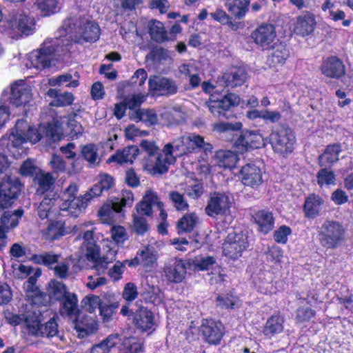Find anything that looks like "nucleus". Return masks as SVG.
Segmentation results:
<instances>
[{
    "instance_id": "nucleus-7",
    "label": "nucleus",
    "mask_w": 353,
    "mask_h": 353,
    "mask_svg": "<svg viewBox=\"0 0 353 353\" xmlns=\"http://www.w3.org/2000/svg\"><path fill=\"white\" fill-rule=\"evenodd\" d=\"M248 246L247 235L241 231H233L228 234L223 244V252L225 256L236 259L241 256Z\"/></svg>"
},
{
    "instance_id": "nucleus-48",
    "label": "nucleus",
    "mask_w": 353,
    "mask_h": 353,
    "mask_svg": "<svg viewBox=\"0 0 353 353\" xmlns=\"http://www.w3.org/2000/svg\"><path fill=\"white\" fill-rule=\"evenodd\" d=\"M187 135H183L173 140L172 153L176 156H181L190 154V148Z\"/></svg>"
},
{
    "instance_id": "nucleus-2",
    "label": "nucleus",
    "mask_w": 353,
    "mask_h": 353,
    "mask_svg": "<svg viewBox=\"0 0 353 353\" xmlns=\"http://www.w3.org/2000/svg\"><path fill=\"white\" fill-rule=\"evenodd\" d=\"M103 191L104 190L97 183L85 194L77 196L78 186L75 183H72L61 194L60 210L68 212L72 216L77 217L85 210L88 203L99 196Z\"/></svg>"
},
{
    "instance_id": "nucleus-38",
    "label": "nucleus",
    "mask_w": 353,
    "mask_h": 353,
    "mask_svg": "<svg viewBox=\"0 0 353 353\" xmlns=\"http://www.w3.org/2000/svg\"><path fill=\"white\" fill-rule=\"evenodd\" d=\"M216 161L219 167L230 169L235 166L238 157L234 152L219 150L216 154Z\"/></svg>"
},
{
    "instance_id": "nucleus-16",
    "label": "nucleus",
    "mask_w": 353,
    "mask_h": 353,
    "mask_svg": "<svg viewBox=\"0 0 353 353\" xmlns=\"http://www.w3.org/2000/svg\"><path fill=\"white\" fill-rule=\"evenodd\" d=\"M31 87L23 81L16 82L12 85L10 103L15 107L25 106L32 99Z\"/></svg>"
},
{
    "instance_id": "nucleus-56",
    "label": "nucleus",
    "mask_w": 353,
    "mask_h": 353,
    "mask_svg": "<svg viewBox=\"0 0 353 353\" xmlns=\"http://www.w3.org/2000/svg\"><path fill=\"white\" fill-rule=\"evenodd\" d=\"M197 217L194 213L184 215L178 222V228L180 231L191 232L196 222Z\"/></svg>"
},
{
    "instance_id": "nucleus-62",
    "label": "nucleus",
    "mask_w": 353,
    "mask_h": 353,
    "mask_svg": "<svg viewBox=\"0 0 353 353\" xmlns=\"http://www.w3.org/2000/svg\"><path fill=\"white\" fill-rule=\"evenodd\" d=\"M54 200L49 197H44L37 208V212L41 219L48 217L50 210L54 204Z\"/></svg>"
},
{
    "instance_id": "nucleus-29",
    "label": "nucleus",
    "mask_w": 353,
    "mask_h": 353,
    "mask_svg": "<svg viewBox=\"0 0 353 353\" xmlns=\"http://www.w3.org/2000/svg\"><path fill=\"white\" fill-rule=\"evenodd\" d=\"M139 148L136 145L125 147L122 150H118L112 155L108 162H117L119 164L132 163L139 154Z\"/></svg>"
},
{
    "instance_id": "nucleus-1",
    "label": "nucleus",
    "mask_w": 353,
    "mask_h": 353,
    "mask_svg": "<svg viewBox=\"0 0 353 353\" xmlns=\"http://www.w3.org/2000/svg\"><path fill=\"white\" fill-rule=\"evenodd\" d=\"M61 39H68L72 42L83 43L94 42L99 38L100 28L97 23L80 16L66 18L57 32Z\"/></svg>"
},
{
    "instance_id": "nucleus-52",
    "label": "nucleus",
    "mask_w": 353,
    "mask_h": 353,
    "mask_svg": "<svg viewBox=\"0 0 353 353\" xmlns=\"http://www.w3.org/2000/svg\"><path fill=\"white\" fill-rule=\"evenodd\" d=\"M59 257V254H55L52 252H44L39 254H34L32 256V260L37 264L51 266L58 262Z\"/></svg>"
},
{
    "instance_id": "nucleus-55",
    "label": "nucleus",
    "mask_w": 353,
    "mask_h": 353,
    "mask_svg": "<svg viewBox=\"0 0 353 353\" xmlns=\"http://www.w3.org/2000/svg\"><path fill=\"white\" fill-rule=\"evenodd\" d=\"M170 200L172 201L173 206L179 211L187 210L189 205L184 198L183 194L176 191H171L169 193Z\"/></svg>"
},
{
    "instance_id": "nucleus-5",
    "label": "nucleus",
    "mask_w": 353,
    "mask_h": 353,
    "mask_svg": "<svg viewBox=\"0 0 353 353\" xmlns=\"http://www.w3.org/2000/svg\"><path fill=\"white\" fill-rule=\"evenodd\" d=\"M8 28L11 30L12 37L20 34L28 36L34 30V19L21 11L13 10L7 19Z\"/></svg>"
},
{
    "instance_id": "nucleus-35",
    "label": "nucleus",
    "mask_w": 353,
    "mask_h": 353,
    "mask_svg": "<svg viewBox=\"0 0 353 353\" xmlns=\"http://www.w3.org/2000/svg\"><path fill=\"white\" fill-rule=\"evenodd\" d=\"M284 319L279 314H274L270 316L266 321L263 332L269 337L272 338L275 334L282 332L283 330Z\"/></svg>"
},
{
    "instance_id": "nucleus-19",
    "label": "nucleus",
    "mask_w": 353,
    "mask_h": 353,
    "mask_svg": "<svg viewBox=\"0 0 353 353\" xmlns=\"http://www.w3.org/2000/svg\"><path fill=\"white\" fill-rule=\"evenodd\" d=\"M314 15L310 12H304L296 19L294 31L301 36H307L313 32L316 26Z\"/></svg>"
},
{
    "instance_id": "nucleus-10",
    "label": "nucleus",
    "mask_w": 353,
    "mask_h": 353,
    "mask_svg": "<svg viewBox=\"0 0 353 353\" xmlns=\"http://www.w3.org/2000/svg\"><path fill=\"white\" fill-rule=\"evenodd\" d=\"M21 190V183L10 177L4 178L0 183V208L10 207Z\"/></svg>"
},
{
    "instance_id": "nucleus-33",
    "label": "nucleus",
    "mask_w": 353,
    "mask_h": 353,
    "mask_svg": "<svg viewBox=\"0 0 353 353\" xmlns=\"http://www.w3.org/2000/svg\"><path fill=\"white\" fill-rule=\"evenodd\" d=\"M323 203V199L318 195L312 194L307 197L303 207L305 216L314 219L318 216L321 210Z\"/></svg>"
},
{
    "instance_id": "nucleus-46",
    "label": "nucleus",
    "mask_w": 353,
    "mask_h": 353,
    "mask_svg": "<svg viewBox=\"0 0 353 353\" xmlns=\"http://www.w3.org/2000/svg\"><path fill=\"white\" fill-rule=\"evenodd\" d=\"M55 178L50 172L39 171L36 173L34 182L39 185V191L44 192L48 191L53 185Z\"/></svg>"
},
{
    "instance_id": "nucleus-23",
    "label": "nucleus",
    "mask_w": 353,
    "mask_h": 353,
    "mask_svg": "<svg viewBox=\"0 0 353 353\" xmlns=\"http://www.w3.org/2000/svg\"><path fill=\"white\" fill-rule=\"evenodd\" d=\"M134 311V321L135 325L142 330L146 331L153 328L155 325L154 316L152 312L144 307H139L138 302Z\"/></svg>"
},
{
    "instance_id": "nucleus-27",
    "label": "nucleus",
    "mask_w": 353,
    "mask_h": 353,
    "mask_svg": "<svg viewBox=\"0 0 353 353\" xmlns=\"http://www.w3.org/2000/svg\"><path fill=\"white\" fill-rule=\"evenodd\" d=\"M119 305V302L114 300V296L111 295L102 296V302L99 310L103 323H108L113 319V316L116 314Z\"/></svg>"
},
{
    "instance_id": "nucleus-30",
    "label": "nucleus",
    "mask_w": 353,
    "mask_h": 353,
    "mask_svg": "<svg viewBox=\"0 0 353 353\" xmlns=\"http://www.w3.org/2000/svg\"><path fill=\"white\" fill-rule=\"evenodd\" d=\"M41 322V319L39 314L36 312L26 314L23 325L24 332L30 336L39 337L41 333L40 332Z\"/></svg>"
},
{
    "instance_id": "nucleus-64",
    "label": "nucleus",
    "mask_w": 353,
    "mask_h": 353,
    "mask_svg": "<svg viewBox=\"0 0 353 353\" xmlns=\"http://www.w3.org/2000/svg\"><path fill=\"white\" fill-rule=\"evenodd\" d=\"M126 265L128 263H125V260L123 262L117 261L112 268L109 270L108 275L114 281L119 280L125 270Z\"/></svg>"
},
{
    "instance_id": "nucleus-40",
    "label": "nucleus",
    "mask_w": 353,
    "mask_h": 353,
    "mask_svg": "<svg viewBox=\"0 0 353 353\" xmlns=\"http://www.w3.org/2000/svg\"><path fill=\"white\" fill-rule=\"evenodd\" d=\"M34 4L45 17L54 14L59 10V0H34Z\"/></svg>"
},
{
    "instance_id": "nucleus-15",
    "label": "nucleus",
    "mask_w": 353,
    "mask_h": 353,
    "mask_svg": "<svg viewBox=\"0 0 353 353\" xmlns=\"http://www.w3.org/2000/svg\"><path fill=\"white\" fill-rule=\"evenodd\" d=\"M40 127L38 128L28 126L24 120H18L15 125V133L12 135L17 143L30 141L32 143L38 142L42 137Z\"/></svg>"
},
{
    "instance_id": "nucleus-32",
    "label": "nucleus",
    "mask_w": 353,
    "mask_h": 353,
    "mask_svg": "<svg viewBox=\"0 0 353 353\" xmlns=\"http://www.w3.org/2000/svg\"><path fill=\"white\" fill-rule=\"evenodd\" d=\"M187 138L189 143L190 154L197 153L200 151H203L205 154L210 152L212 149V145L205 141L204 137L196 133H190L187 134Z\"/></svg>"
},
{
    "instance_id": "nucleus-47",
    "label": "nucleus",
    "mask_w": 353,
    "mask_h": 353,
    "mask_svg": "<svg viewBox=\"0 0 353 353\" xmlns=\"http://www.w3.org/2000/svg\"><path fill=\"white\" fill-rule=\"evenodd\" d=\"M97 150V146L94 144H88L82 148V155L90 163V166H96L99 165L101 161Z\"/></svg>"
},
{
    "instance_id": "nucleus-4",
    "label": "nucleus",
    "mask_w": 353,
    "mask_h": 353,
    "mask_svg": "<svg viewBox=\"0 0 353 353\" xmlns=\"http://www.w3.org/2000/svg\"><path fill=\"white\" fill-rule=\"evenodd\" d=\"M320 244L326 249H335L345 241V229L338 221L326 220L319 229Z\"/></svg>"
},
{
    "instance_id": "nucleus-18",
    "label": "nucleus",
    "mask_w": 353,
    "mask_h": 353,
    "mask_svg": "<svg viewBox=\"0 0 353 353\" xmlns=\"http://www.w3.org/2000/svg\"><path fill=\"white\" fill-rule=\"evenodd\" d=\"M239 178L244 185L252 188H258L263 183L261 170L252 163H248L241 168Z\"/></svg>"
},
{
    "instance_id": "nucleus-61",
    "label": "nucleus",
    "mask_w": 353,
    "mask_h": 353,
    "mask_svg": "<svg viewBox=\"0 0 353 353\" xmlns=\"http://www.w3.org/2000/svg\"><path fill=\"white\" fill-rule=\"evenodd\" d=\"M145 299L150 302L160 301L162 298V292L159 287L155 285H148L143 291Z\"/></svg>"
},
{
    "instance_id": "nucleus-34",
    "label": "nucleus",
    "mask_w": 353,
    "mask_h": 353,
    "mask_svg": "<svg viewBox=\"0 0 353 353\" xmlns=\"http://www.w3.org/2000/svg\"><path fill=\"white\" fill-rule=\"evenodd\" d=\"M225 6L228 12L237 19H242L248 11L249 0H225Z\"/></svg>"
},
{
    "instance_id": "nucleus-51",
    "label": "nucleus",
    "mask_w": 353,
    "mask_h": 353,
    "mask_svg": "<svg viewBox=\"0 0 353 353\" xmlns=\"http://www.w3.org/2000/svg\"><path fill=\"white\" fill-rule=\"evenodd\" d=\"M114 203L116 204L115 209L117 212H121L123 208L131 207L134 203V195L132 191L123 190L120 197Z\"/></svg>"
},
{
    "instance_id": "nucleus-60",
    "label": "nucleus",
    "mask_w": 353,
    "mask_h": 353,
    "mask_svg": "<svg viewBox=\"0 0 353 353\" xmlns=\"http://www.w3.org/2000/svg\"><path fill=\"white\" fill-rule=\"evenodd\" d=\"M72 77L71 74H61L57 77L50 79V83L53 86L65 84V86L75 88L79 85L78 81H72Z\"/></svg>"
},
{
    "instance_id": "nucleus-21",
    "label": "nucleus",
    "mask_w": 353,
    "mask_h": 353,
    "mask_svg": "<svg viewBox=\"0 0 353 353\" xmlns=\"http://www.w3.org/2000/svg\"><path fill=\"white\" fill-rule=\"evenodd\" d=\"M122 339L119 334L108 335L100 343L93 346L91 353H120Z\"/></svg>"
},
{
    "instance_id": "nucleus-11",
    "label": "nucleus",
    "mask_w": 353,
    "mask_h": 353,
    "mask_svg": "<svg viewBox=\"0 0 353 353\" xmlns=\"http://www.w3.org/2000/svg\"><path fill=\"white\" fill-rule=\"evenodd\" d=\"M251 37L256 45L263 50H268L275 44V28L272 24L263 23L251 33Z\"/></svg>"
},
{
    "instance_id": "nucleus-37",
    "label": "nucleus",
    "mask_w": 353,
    "mask_h": 353,
    "mask_svg": "<svg viewBox=\"0 0 353 353\" xmlns=\"http://www.w3.org/2000/svg\"><path fill=\"white\" fill-rule=\"evenodd\" d=\"M130 117L136 122L142 121L148 125H154L157 123V114L152 110H132L130 113Z\"/></svg>"
},
{
    "instance_id": "nucleus-17",
    "label": "nucleus",
    "mask_w": 353,
    "mask_h": 353,
    "mask_svg": "<svg viewBox=\"0 0 353 353\" xmlns=\"http://www.w3.org/2000/svg\"><path fill=\"white\" fill-rule=\"evenodd\" d=\"M158 259V254L155 248L152 245H147L140 249L132 260H125V263L130 267L141 265L143 267H152Z\"/></svg>"
},
{
    "instance_id": "nucleus-53",
    "label": "nucleus",
    "mask_w": 353,
    "mask_h": 353,
    "mask_svg": "<svg viewBox=\"0 0 353 353\" xmlns=\"http://www.w3.org/2000/svg\"><path fill=\"white\" fill-rule=\"evenodd\" d=\"M317 183L323 187L335 184L336 177L334 173L327 168L321 169L316 174Z\"/></svg>"
},
{
    "instance_id": "nucleus-22",
    "label": "nucleus",
    "mask_w": 353,
    "mask_h": 353,
    "mask_svg": "<svg viewBox=\"0 0 353 353\" xmlns=\"http://www.w3.org/2000/svg\"><path fill=\"white\" fill-rule=\"evenodd\" d=\"M175 162V155L172 153V145L167 143L162 152L158 154L153 168L159 173L163 174L168 170L169 165Z\"/></svg>"
},
{
    "instance_id": "nucleus-59",
    "label": "nucleus",
    "mask_w": 353,
    "mask_h": 353,
    "mask_svg": "<svg viewBox=\"0 0 353 353\" xmlns=\"http://www.w3.org/2000/svg\"><path fill=\"white\" fill-rule=\"evenodd\" d=\"M102 302V296L99 297L96 295L90 294L83 298L81 301L82 306L89 312L92 313L97 308L99 309L101 303Z\"/></svg>"
},
{
    "instance_id": "nucleus-8",
    "label": "nucleus",
    "mask_w": 353,
    "mask_h": 353,
    "mask_svg": "<svg viewBox=\"0 0 353 353\" xmlns=\"http://www.w3.org/2000/svg\"><path fill=\"white\" fill-rule=\"evenodd\" d=\"M270 142L274 152L285 154L294 148L295 136L291 129L281 128L270 134Z\"/></svg>"
},
{
    "instance_id": "nucleus-44",
    "label": "nucleus",
    "mask_w": 353,
    "mask_h": 353,
    "mask_svg": "<svg viewBox=\"0 0 353 353\" xmlns=\"http://www.w3.org/2000/svg\"><path fill=\"white\" fill-rule=\"evenodd\" d=\"M149 32L151 38L157 42L167 39V33L163 23L159 21L152 20L149 23Z\"/></svg>"
},
{
    "instance_id": "nucleus-13",
    "label": "nucleus",
    "mask_w": 353,
    "mask_h": 353,
    "mask_svg": "<svg viewBox=\"0 0 353 353\" xmlns=\"http://www.w3.org/2000/svg\"><path fill=\"white\" fill-rule=\"evenodd\" d=\"M186 274V265L183 260L176 257L170 258L165 262L163 275L171 283L181 282Z\"/></svg>"
},
{
    "instance_id": "nucleus-28",
    "label": "nucleus",
    "mask_w": 353,
    "mask_h": 353,
    "mask_svg": "<svg viewBox=\"0 0 353 353\" xmlns=\"http://www.w3.org/2000/svg\"><path fill=\"white\" fill-rule=\"evenodd\" d=\"M290 52L283 43H275L272 50L268 57V63L272 68L283 65L289 57Z\"/></svg>"
},
{
    "instance_id": "nucleus-50",
    "label": "nucleus",
    "mask_w": 353,
    "mask_h": 353,
    "mask_svg": "<svg viewBox=\"0 0 353 353\" xmlns=\"http://www.w3.org/2000/svg\"><path fill=\"white\" fill-rule=\"evenodd\" d=\"M116 204L113 202L112 204H105L99 210L98 214L103 223H111L114 220L116 213H119L116 210Z\"/></svg>"
},
{
    "instance_id": "nucleus-3",
    "label": "nucleus",
    "mask_w": 353,
    "mask_h": 353,
    "mask_svg": "<svg viewBox=\"0 0 353 353\" xmlns=\"http://www.w3.org/2000/svg\"><path fill=\"white\" fill-rule=\"evenodd\" d=\"M70 39H61L58 35L54 39H46L41 48L33 51L29 56L30 67L42 70L50 65L56 56L65 54L70 51Z\"/></svg>"
},
{
    "instance_id": "nucleus-45",
    "label": "nucleus",
    "mask_w": 353,
    "mask_h": 353,
    "mask_svg": "<svg viewBox=\"0 0 353 353\" xmlns=\"http://www.w3.org/2000/svg\"><path fill=\"white\" fill-rule=\"evenodd\" d=\"M63 224L61 221H56L48 225L43 231V236L46 240H55L64 235Z\"/></svg>"
},
{
    "instance_id": "nucleus-25",
    "label": "nucleus",
    "mask_w": 353,
    "mask_h": 353,
    "mask_svg": "<svg viewBox=\"0 0 353 353\" xmlns=\"http://www.w3.org/2000/svg\"><path fill=\"white\" fill-rule=\"evenodd\" d=\"M323 74L328 77L339 79L345 74V65L336 57L327 58L321 68Z\"/></svg>"
},
{
    "instance_id": "nucleus-63",
    "label": "nucleus",
    "mask_w": 353,
    "mask_h": 353,
    "mask_svg": "<svg viewBox=\"0 0 353 353\" xmlns=\"http://www.w3.org/2000/svg\"><path fill=\"white\" fill-rule=\"evenodd\" d=\"M214 263V259L212 256H197L193 260V265L194 268L199 270H208Z\"/></svg>"
},
{
    "instance_id": "nucleus-41",
    "label": "nucleus",
    "mask_w": 353,
    "mask_h": 353,
    "mask_svg": "<svg viewBox=\"0 0 353 353\" xmlns=\"http://www.w3.org/2000/svg\"><path fill=\"white\" fill-rule=\"evenodd\" d=\"M143 345L136 337H125L120 345V353H142Z\"/></svg>"
},
{
    "instance_id": "nucleus-58",
    "label": "nucleus",
    "mask_w": 353,
    "mask_h": 353,
    "mask_svg": "<svg viewBox=\"0 0 353 353\" xmlns=\"http://www.w3.org/2000/svg\"><path fill=\"white\" fill-rule=\"evenodd\" d=\"M39 337H53L58 334V325L54 318L50 319L45 324H41Z\"/></svg>"
},
{
    "instance_id": "nucleus-43",
    "label": "nucleus",
    "mask_w": 353,
    "mask_h": 353,
    "mask_svg": "<svg viewBox=\"0 0 353 353\" xmlns=\"http://www.w3.org/2000/svg\"><path fill=\"white\" fill-rule=\"evenodd\" d=\"M98 327V323L92 319H88L85 322L77 321L75 324V330L81 338L96 333Z\"/></svg>"
},
{
    "instance_id": "nucleus-49",
    "label": "nucleus",
    "mask_w": 353,
    "mask_h": 353,
    "mask_svg": "<svg viewBox=\"0 0 353 353\" xmlns=\"http://www.w3.org/2000/svg\"><path fill=\"white\" fill-rule=\"evenodd\" d=\"M242 127V123L239 121L234 123L219 121L212 125V130L217 133H228L239 131Z\"/></svg>"
},
{
    "instance_id": "nucleus-12",
    "label": "nucleus",
    "mask_w": 353,
    "mask_h": 353,
    "mask_svg": "<svg viewBox=\"0 0 353 353\" xmlns=\"http://www.w3.org/2000/svg\"><path fill=\"white\" fill-rule=\"evenodd\" d=\"M239 101L240 98L237 94L229 93L221 99L210 100L206 103V105L214 116L225 117V112L232 107L238 105Z\"/></svg>"
},
{
    "instance_id": "nucleus-6",
    "label": "nucleus",
    "mask_w": 353,
    "mask_h": 353,
    "mask_svg": "<svg viewBox=\"0 0 353 353\" xmlns=\"http://www.w3.org/2000/svg\"><path fill=\"white\" fill-rule=\"evenodd\" d=\"M232 204V199L230 194L214 192L209 196L205 212L211 217L226 215L230 212Z\"/></svg>"
},
{
    "instance_id": "nucleus-39",
    "label": "nucleus",
    "mask_w": 353,
    "mask_h": 353,
    "mask_svg": "<svg viewBox=\"0 0 353 353\" xmlns=\"http://www.w3.org/2000/svg\"><path fill=\"white\" fill-rule=\"evenodd\" d=\"M23 214V210L17 209L13 212L7 211L1 217V224L7 230L16 228L19 224V219Z\"/></svg>"
},
{
    "instance_id": "nucleus-54",
    "label": "nucleus",
    "mask_w": 353,
    "mask_h": 353,
    "mask_svg": "<svg viewBox=\"0 0 353 353\" xmlns=\"http://www.w3.org/2000/svg\"><path fill=\"white\" fill-rule=\"evenodd\" d=\"M40 130L45 132L46 137L50 141H59L63 135L61 128L52 123H48L46 126L40 125Z\"/></svg>"
},
{
    "instance_id": "nucleus-36",
    "label": "nucleus",
    "mask_w": 353,
    "mask_h": 353,
    "mask_svg": "<svg viewBox=\"0 0 353 353\" xmlns=\"http://www.w3.org/2000/svg\"><path fill=\"white\" fill-rule=\"evenodd\" d=\"M341 151V146L338 144L327 145L324 152L319 157L320 166H327L336 162Z\"/></svg>"
},
{
    "instance_id": "nucleus-14",
    "label": "nucleus",
    "mask_w": 353,
    "mask_h": 353,
    "mask_svg": "<svg viewBox=\"0 0 353 353\" xmlns=\"http://www.w3.org/2000/svg\"><path fill=\"white\" fill-rule=\"evenodd\" d=\"M148 85L150 92L155 95H172L176 94L178 90L174 81L161 76L150 77Z\"/></svg>"
},
{
    "instance_id": "nucleus-20",
    "label": "nucleus",
    "mask_w": 353,
    "mask_h": 353,
    "mask_svg": "<svg viewBox=\"0 0 353 353\" xmlns=\"http://www.w3.org/2000/svg\"><path fill=\"white\" fill-rule=\"evenodd\" d=\"M246 78L247 74L243 68L234 67L226 71L219 82L225 87L235 88L243 85Z\"/></svg>"
},
{
    "instance_id": "nucleus-42",
    "label": "nucleus",
    "mask_w": 353,
    "mask_h": 353,
    "mask_svg": "<svg viewBox=\"0 0 353 353\" xmlns=\"http://www.w3.org/2000/svg\"><path fill=\"white\" fill-rule=\"evenodd\" d=\"M48 291L51 299L59 301L70 292L64 283L56 280H52L49 283Z\"/></svg>"
},
{
    "instance_id": "nucleus-26",
    "label": "nucleus",
    "mask_w": 353,
    "mask_h": 353,
    "mask_svg": "<svg viewBox=\"0 0 353 353\" xmlns=\"http://www.w3.org/2000/svg\"><path fill=\"white\" fill-rule=\"evenodd\" d=\"M60 301L59 312L62 316L73 318L79 312L77 296L70 292Z\"/></svg>"
},
{
    "instance_id": "nucleus-9",
    "label": "nucleus",
    "mask_w": 353,
    "mask_h": 353,
    "mask_svg": "<svg viewBox=\"0 0 353 353\" xmlns=\"http://www.w3.org/2000/svg\"><path fill=\"white\" fill-rule=\"evenodd\" d=\"M199 334L205 343L218 345L225 334V328L220 321L203 319L199 327Z\"/></svg>"
},
{
    "instance_id": "nucleus-24",
    "label": "nucleus",
    "mask_w": 353,
    "mask_h": 353,
    "mask_svg": "<svg viewBox=\"0 0 353 353\" xmlns=\"http://www.w3.org/2000/svg\"><path fill=\"white\" fill-rule=\"evenodd\" d=\"M252 219L257 225L258 231L264 234L269 233L274 227V218L268 210H258L252 215Z\"/></svg>"
},
{
    "instance_id": "nucleus-31",
    "label": "nucleus",
    "mask_w": 353,
    "mask_h": 353,
    "mask_svg": "<svg viewBox=\"0 0 353 353\" xmlns=\"http://www.w3.org/2000/svg\"><path fill=\"white\" fill-rule=\"evenodd\" d=\"M262 141V137L259 133L246 131L242 133L236 143L238 146L248 150L259 148L263 144Z\"/></svg>"
},
{
    "instance_id": "nucleus-57",
    "label": "nucleus",
    "mask_w": 353,
    "mask_h": 353,
    "mask_svg": "<svg viewBox=\"0 0 353 353\" xmlns=\"http://www.w3.org/2000/svg\"><path fill=\"white\" fill-rule=\"evenodd\" d=\"M132 230L138 235H144L149 230L147 220L139 215H134Z\"/></svg>"
}]
</instances>
